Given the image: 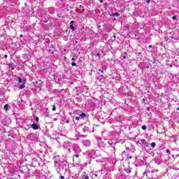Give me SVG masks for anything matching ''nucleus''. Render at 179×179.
I'll return each mask as SVG.
<instances>
[{
  "mask_svg": "<svg viewBox=\"0 0 179 179\" xmlns=\"http://www.w3.org/2000/svg\"><path fill=\"white\" fill-rule=\"evenodd\" d=\"M63 146L68 149V150H71V149L74 152V153H82V149L79 145L76 143H73L72 142L65 141L63 144Z\"/></svg>",
  "mask_w": 179,
  "mask_h": 179,
  "instance_id": "nucleus-2",
  "label": "nucleus"
},
{
  "mask_svg": "<svg viewBox=\"0 0 179 179\" xmlns=\"http://www.w3.org/2000/svg\"><path fill=\"white\" fill-rule=\"evenodd\" d=\"M157 171H159V170L155 169L154 171L152 170V171H151V173H157Z\"/></svg>",
  "mask_w": 179,
  "mask_h": 179,
  "instance_id": "nucleus-34",
  "label": "nucleus"
},
{
  "mask_svg": "<svg viewBox=\"0 0 179 179\" xmlns=\"http://www.w3.org/2000/svg\"><path fill=\"white\" fill-rule=\"evenodd\" d=\"M3 58H8V55H5L3 56Z\"/></svg>",
  "mask_w": 179,
  "mask_h": 179,
  "instance_id": "nucleus-47",
  "label": "nucleus"
},
{
  "mask_svg": "<svg viewBox=\"0 0 179 179\" xmlns=\"http://www.w3.org/2000/svg\"><path fill=\"white\" fill-rule=\"evenodd\" d=\"M8 104H6L5 106H4V110H6V111H8V110H9V108H8Z\"/></svg>",
  "mask_w": 179,
  "mask_h": 179,
  "instance_id": "nucleus-26",
  "label": "nucleus"
},
{
  "mask_svg": "<svg viewBox=\"0 0 179 179\" xmlns=\"http://www.w3.org/2000/svg\"><path fill=\"white\" fill-rule=\"evenodd\" d=\"M60 178H61V179H65V176H60Z\"/></svg>",
  "mask_w": 179,
  "mask_h": 179,
  "instance_id": "nucleus-45",
  "label": "nucleus"
},
{
  "mask_svg": "<svg viewBox=\"0 0 179 179\" xmlns=\"http://www.w3.org/2000/svg\"><path fill=\"white\" fill-rule=\"evenodd\" d=\"M106 145H107L106 139H100L98 141V146L100 148V149H104V148H106Z\"/></svg>",
  "mask_w": 179,
  "mask_h": 179,
  "instance_id": "nucleus-4",
  "label": "nucleus"
},
{
  "mask_svg": "<svg viewBox=\"0 0 179 179\" xmlns=\"http://www.w3.org/2000/svg\"><path fill=\"white\" fill-rule=\"evenodd\" d=\"M83 131L85 134H90V132H94V127L90 124V122H86L83 124Z\"/></svg>",
  "mask_w": 179,
  "mask_h": 179,
  "instance_id": "nucleus-3",
  "label": "nucleus"
},
{
  "mask_svg": "<svg viewBox=\"0 0 179 179\" xmlns=\"http://www.w3.org/2000/svg\"><path fill=\"white\" fill-rule=\"evenodd\" d=\"M20 37H23V35H20Z\"/></svg>",
  "mask_w": 179,
  "mask_h": 179,
  "instance_id": "nucleus-54",
  "label": "nucleus"
},
{
  "mask_svg": "<svg viewBox=\"0 0 179 179\" xmlns=\"http://www.w3.org/2000/svg\"><path fill=\"white\" fill-rule=\"evenodd\" d=\"M83 143H84V146H90L91 145L90 141L89 140H85L83 141Z\"/></svg>",
  "mask_w": 179,
  "mask_h": 179,
  "instance_id": "nucleus-14",
  "label": "nucleus"
},
{
  "mask_svg": "<svg viewBox=\"0 0 179 179\" xmlns=\"http://www.w3.org/2000/svg\"><path fill=\"white\" fill-rule=\"evenodd\" d=\"M105 142H106V145H107V143H108V145H113V140H107V139H105Z\"/></svg>",
  "mask_w": 179,
  "mask_h": 179,
  "instance_id": "nucleus-16",
  "label": "nucleus"
},
{
  "mask_svg": "<svg viewBox=\"0 0 179 179\" xmlns=\"http://www.w3.org/2000/svg\"><path fill=\"white\" fill-rule=\"evenodd\" d=\"M143 145L146 148H149V146H150V143H148L147 141H145Z\"/></svg>",
  "mask_w": 179,
  "mask_h": 179,
  "instance_id": "nucleus-21",
  "label": "nucleus"
},
{
  "mask_svg": "<svg viewBox=\"0 0 179 179\" xmlns=\"http://www.w3.org/2000/svg\"><path fill=\"white\" fill-rule=\"evenodd\" d=\"M112 15L113 16H120V13H113Z\"/></svg>",
  "mask_w": 179,
  "mask_h": 179,
  "instance_id": "nucleus-29",
  "label": "nucleus"
},
{
  "mask_svg": "<svg viewBox=\"0 0 179 179\" xmlns=\"http://www.w3.org/2000/svg\"><path fill=\"white\" fill-rule=\"evenodd\" d=\"M10 179H13V178H10Z\"/></svg>",
  "mask_w": 179,
  "mask_h": 179,
  "instance_id": "nucleus-58",
  "label": "nucleus"
},
{
  "mask_svg": "<svg viewBox=\"0 0 179 179\" xmlns=\"http://www.w3.org/2000/svg\"><path fill=\"white\" fill-rule=\"evenodd\" d=\"M9 68H10L11 71H15L16 69V64H15V63H11L9 65Z\"/></svg>",
  "mask_w": 179,
  "mask_h": 179,
  "instance_id": "nucleus-12",
  "label": "nucleus"
},
{
  "mask_svg": "<svg viewBox=\"0 0 179 179\" xmlns=\"http://www.w3.org/2000/svg\"><path fill=\"white\" fill-rule=\"evenodd\" d=\"M17 81H18V83H24V80H22V78L20 77H17Z\"/></svg>",
  "mask_w": 179,
  "mask_h": 179,
  "instance_id": "nucleus-17",
  "label": "nucleus"
},
{
  "mask_svg": "<svg viewBox=\"0 0 179 179\" xmlns=\"http://www.w3.org/2000/svg\"><path fill=\"white\" fill-rule=\"evenodd\" d=\"M75 43H76V44H78V41H76Z\"/></svg>",
  "mask_w": 179,
  "mask_h": 179,
  "instance_id": "nucleus-53",
  "label": "nucleus"
},
{
  "mask_svg": "<svg viewBox=\"0 0 179 179\" xmlns=\"http://www.w3.org/2000/svg\"><path fill=\"white\" fill-rule=\"evenodd\" d=\"M83 90H84V92H85L86 93L89 92V87H83Z\"/></svg>",
  "mask_w": 179,
  "mask_h": 179,
  "instance_id": "nucleus-19",
  "label": "nucleus"
},
{
  "mask_svg": "<svg viewBox=\"0 0 179 179\" xmlns=\"http://www.w3.org/2000/svg\"><path fill=\"white\" fill-rule=\"evenodd\" d=\"M179 157V155H172V157L173 159H176V157Z\"/></svg>",
  "mask_w": 179,
  "mask_h": 179,
  "instance_id": "nucleus-35",
  "label": "nucleus"
},
{
  "mask_svg": "<svg viewBox=\"0 0 179 179\" xmlns=\"http://www.w3.org/2000/svg\"><path fill=\"white\" fill-rule=\"evenodd\" d=\"M166 153H171L170 150H169V149H167V150H166Z\"/></svg>",
  "mask_w": 179,
  "mask_h": 179,
  "instance_id": "nucleus-43",
  "label": "nucleus"
},
{
  "mask_svg": "<svg viewBox=\"0 0 179 179\" xmlns=\"http://www.w3.org/2000/svg\"><path fill=\"white\" fill-rule=\"evenodd\" d=\"M172 19H173V20H176V19H177V17L173 16V17H172Z\"/></svg>",
  "mask_w": 179,
  "mask_h": 179,
  "instance_id": "nucleus-41",
  "label": "nucleus"
},
{
  "mask_svg": "<svg viewBox=\"0 0 179 179\" xmlns=\"http://www.w3.org/2000/svg\"><path fill=\"white\" fill-rule=\"evenodd\" d=\"M62 157H63V160H64V161L66 160H66H67V159H66V157H65L64 155H63Z\"/></svg>",
  "mask_w": 179,
  "mask_h": 179,
  "instance_id": "nucleus-39",
  "label": "nucleus"
},
{
  "mask_svg": "<svg viewBox=\"0 0 179 179\" xmlns=\"http://www.w3.org/2000/svg\"><path fill=\"white\" fill-rule=\"evenodd\" d=\"M63 40H64V41H68V40H69L68 36H63Z\"/></svg>",
  "mask_w": 179,
  "mask_h": 179,
  "instance_id": "nucleus-25",
  "label": "nucleus"
},
{
  "mask_svg": "<svg viewBox=\"0 0 179 179\" xmlns=\"http://www.w3.org/2000/svg\"><path fill=\"white\" fill-rule=\"evenodd\" d=\"M80 137L81 138H86V136L85 135H81Z\"/></svg>",
  "mask_w": 179,
  "mask_h": 179,
  "instance_id": "nucleus-44",
  "label": "nucleus"
},
{
  "mask_svg": "<svg viewBox=\"0 0 179 179\" xmlns=\"http://www.w3.org/2000/svg\"><path fill=\"white\" fill-rule=\"evenodd\" d=\"M84 156H86L87 159H89L92 157L90 155V151H86L85 152H83Z\"/></svg>",
  "mask_w": 179,
  "mask_h": 179,
  "instance_id": "nucleus-13",
  "label": "nucleus"
},
{
  "mask_svg": "<svg viewBox=\"0 0 179 179\" xmlns=\"http://www.w3.org/2000/svg\"><path fill=\"white\" fill-rule=\"evenodd\" d=\"M155 163L157 164H162V163H163V160L160 158H157L155 159Z\"/></svg>",
  "mask_w": 179,
  "mask_h": 179,
  "instance_id": "nucleus-11",
  "label": "nucleus"
},
{
  "mask_svg": "<svg viewBox=\"0 0 179 179\" xmlns=\"http://www.w3.org/2000/svg\"><path fill=\"white\" fill-rule=\"evenodd\" d=\"M79 178V174L78 173H71L70 176L69 177V179H78Z\"/></svg>",
  "mask_w": 179,
  "mask_h": 179,
  "instance_id": "nucleus-6",
  "label": "nucleus"
},
{
  "mask_svg": "<svg viewBox=\"0 0 179 179\" xmlns=\"http://www.w3.org/2000/svg\"><path fill=\"white\" fill-rule=\"evenodd\" d=\"M150 145H151V148H156V143H155V142L151 143Z\"/></svg>",
  "mask_w": 179,
  "mask_h": 179,
  "instance_id": "nucleus-24",
  "label": "nucleus"
},
{
  "mask_svg": "<svg viewBox=\"0 0 179 179\" xmlns=\"http://www.w3.org/2000/svg\"><path fill=\"white\" fill-rule=\"evenodd\" d=\"M146 2L147 3H150V0H147Z\"/></svg>",
  "mask_w": 179,
  "mask_h": 179,
  "instance_id": "nucleus-46",
  "label": "nucleus"
},
{
  "mask_svg": "<svg viewBox=\"0 0 179 179\" xmlns=\"http://www.w3.org/2000/svg\"><path fill=\"white\" fill-rule=\"evenodd\" d=\"M20 89H24V84L21 85Z\"/></svg>",
  "mask_w": 179,
  "mask_h": 179,
  "instance_id": "nucleus-32",
  "label": "nucleus"
},
{
  "mask_svg": "<svg viewBox=\"0 0 179 179\" xmlns=\"http://www.w3.org/2000/svg\"><path fill=\"white\" fill-rule=\"evenodd\" d=\"M85 117H86V114L85 113H81L80 114V120H83V118H85Z\"/></svg>",
  "mask_w": 179,
  "mask_h": 179,
  "instance_id": "nucleus-18",
  "label": "nucleus"
},
{
  "mask_svg": "<svg viewBox=\"0 0 179 179\" xmlns=\"http://www.w3.org/2000/svg\"><path fill=\"white\" fill-rule=\"evenodd\" d=\"M54 160V164H56L57 163H59V156H55L53 157Z\"/></svg>",
  "mask_w": 179,
  "mask_h": 179,
  "instance_id": "nucleus-10",
  "label": "nucleus"
},
{
  "mask_svg": "<svg viewBox=\"0 0 179 179\" xmlns=\"http://www.w3.org/2000/svg\"><path fill=\"white\" fill-rule=\"evenodd\" d=\"M122 57L123 59H127V52H124L123 55H122Z\"/></svg>",
  "mask_w": 179,
  "mask_h": 179,
  "instance_id": "nucleus-23",
  "label": "nucleus"
},
{
  "mask_svg": "<svg viewBox=\"0 0 179 179\" xmlns=\"http://www.w3.org/2000/svg\"><path fill=\"white\" fill-rule=\"evenodd\" d=\"M73 23H75V21H71L70 22V28L71 29L72 31H75V30H76V28H75V27L73 26Z\"/></svg>",
  "mask_w": 179,
  "mask_h": 179,
  "instance_id": "nucleus-9",
  "label": "nucleus"
},
{
  "mask_svg": "<svg viewBox=\"0 0 179 179\" xmlns=\"http://www.w3.org/2000/svg\"><path fill=\"white\" fill-rule=\"evenodd\" d=\"M71 66H76V63L72 62V63H71Z\"/></svg>",
  "mask_w": 179,
  "mask_h": 179,
  "instance_id": "nucleus-36",
  "label": "nucleus"
},
{
  "mask_svg": "<svg viewBox=\"0 0 179 179\" xmlns=\"http://www.w3.org/2000/svg\"><path fill=\"white\" fill-rule=\"evenodd\" d=\"M64 59H66V57H64Z\"/></svg>",
  "mask_w": 179,
  "mask_h": 179,
  "instance_id": "nucleus-56",
  "label": "nucleus"
},
{
  "mask_svg": "<svg viewBox=\"0 0 179 179\" xmlns=\"http://www.w3.org/2000/svg\"><path fill=\"white\" fill-rule=\"evenodd\" d=\"M75 157H79L80 155H79V153H75Z\"/></svg>",
  "mask_w": 179,
  "mask_h": 179,
  "instance_id": "nucleus-33",
  "label": "nucleus"
},
{
  "mask_svg": "<svg viewBox=\"0 0 179 179\" xmlns=\"http://www.w3.org/2000/svg\"><path fill=\"white\" fill-rule=\"evenodd\" d=\"M29 120L30 121L33 120V117H31V116L29 117Z\"/></svg>",
  "mask_w": 179,
  "mask_h": 179,
  "instance_id": "nucleus-42",
  "label": "nucleus"
},
{
  "mask_svg": "<svg viewBox=\"0 0 179 179\" xmlns=\"http://www.w3.org/2000/svg\"><path fill=\"white\" fill-rule=\"evenodd\" d=\"M143 101H145V99H143Z\"/></svg>",
  "mask_w": 179,
  "mask_h": 179,
  "instance_id": "nucleus-57",
  "label": "nucleus"
},
{
  "mask_svg": "<svg viewBox=\"0 0 179 179\" xmlns=\"http://www.w3.org/2000/svg\"><path fill=\"white\" fill-rule=\"evenodd\" d=\"M52 110V111H55V110H57V108H55V105L53 106Z\"/></svg>",
  "mask_w": 179,
  "mask_h": 179,
  "instance_id": "nucleus-37",
  "label": "nucleus"
},
{
  "mask_svg": "<svg viewBox=\"0 0 179 179\" xmlns=\"http://www.w3.org/2000/svg\"><path fill=\"white\" fill-rule=\"evenodd\" d=\"M35 121H36V122H35V124H38V121H39L38 117H35Z\"/></svg>",
  "mask_w": 179,
  "mask_h": 179,
  "instance_id": "nucleus-30",
  "label": "nucleus"
},
{
  "mask_svg": "<svg viewBox=\"0 0 179 179\" xmlns=\"http://www.w3.org/2000/svg\"><path fill=\"white\" fill-rule=\"evenodd\" d=\"M149 48H152V45H149Z\"/></svg>",
  "mask_w": 179,
  "mask_h": 179,
  "instance_id": "nucleus-51",
  "label": "nucleus"
},
{
  "mask_svg": "<svg viewBox=\"0 0 179 179\" xmlns=\"http://www.w3.org/2000/svg\"><path fill=\"white\" fill-rule=\"evenodd\" d=\"M92 177H98L97 173H92Z\"/></svg>",
  "mask_w": 179,
  "mask_h": 179,
  "instance_id": "nucleus-38",
  "label": "nucleus"
},
{
  "mask_svg": "<svg viewBox=\"0 0 179 179\" xmlns=\"http://www.w3.org/2000/svg\"><path fill=\"white\" fill-rule=\"evenodd\" d=\"M56 5L58 8H61L62 6V0H57Z\"/></svg>",
  "mask_w": 179,
  "mask_h": 179,
  "instance_id": "nucleus-15",
  "label": "nucleus"
},
{
  "mask_svg": "<svg viewBox=\"0 0 179 179\" xmlns=\"http://www.w3.org/2000/svg\"><path fill=\"white\" fill-rule=\"evenodd\" d=\"M162 157H164V162H165V163H167V160H168V159H169V156H167V155H162Z\"/></svg>",
  "mask_w": 179,
  "mask_h": 179,
  "instance_id": "nucleus-20",
  "label": "nucleus"
},
{
  "mask_svg": "<svg viewBox=\"0 0 179 179\" xmlns=\"http://www.w3.org/2000/svg\"><path fill=\"white\" fill-rule=\"evenodd\" d=\"M96 57L97 59H100V53H97L96 55Z\"/></svg>",
  "mask_w": 179,
  "mask_h": 179,
  "instance_id": "nucleus-31",
  "label": "nucleus"
},
{
  "mask_svg": "<svg viewBox=\"0 0 179 179\" xmlns=\"http://www.w3.org/2000/svg\"><path fill=\"white\" fill-rule=\"evenodd\" d=\"M128 159H132V157H131V156H130V157H128Z\"/></svg>",
  "mask_w": 179,
  "mask_h": 179,
  "instance_id": "nucleus-52",
  "label": "nucleus"
},
{
  "mask_svg": "<svg viewBox=\"0 0 179 179\" xmlns=\"http://www.w3.org/2000/svg\"><path fill=\"white\" fill-rule=\"evenodd\" d=\"M71 61H75V57H72Z\"/></svg>",
  "mask_w": 179,
  "mask_h": 179,
  "instance_id": "nucleus-49",
  "label": "nucleus"
},
{
  "mask_svg": "<svg viewBox=\"0 0 179 179\" xmlns=\"http://www.w3.org/2000/svg\"><path fill=\"white\" fill-rule=\"evenodd\" d=\"M54 167L57 173L61 174L62 171H68L69 170V163L66 160L59 161V162L54 164Z\"/></svg>",
  "mask_w": 179,
  "mask_h": 179,
  "instance_id": "nucleus-1",
  "label": "nucleus"
},
{
  "mask_svg": "<svg viewBox=\"0 0 179 179\" xmlns=\"http://www.w3.org/2000/svg\"><path fill=\"white\" fill-rule=\"evenodd\" d=\"M52 48H54V45H52Z\"/></svg>",
  "mask_w": 179,
  "mask_h": 179,
  "instance_id": "nucleus-55",
  "label": "nucleus"
},
{
  "mask_svg": "<svg viewBox=\"0 0 179 179\" xmlns=\"http://www.w3.org/2000/svg\"><path fill=\"white\" fill-rule=\"evenodd\" d=\"M73 118H75V120L77 121H79V120H80V115H79L78 116H73Z\"/></svg>",
  "mask_w": 179,
  "mask_h": 179,
  "instance_id": "nucleus-22",
  "label": "nucleus"
},
{
  "mask_svg": "<svg viewBox=\"0 0 179 179\" xmlns=\"http://www.w3.org/2000/svg\"><path fill=\"white\" fill-rule=\"evenodd\" d=\"M49 52H50L51 54H54V50H49Z\"/></svg>",
  "mask_w": 179,
  "mask_h": 179,
  "instance_id": "nucleus-40",
  "label": "nucleus"
},
{
  "mask_svg": "<svg viewBox=\"0 0 179 179\" xmlns=\"http://www.w3.org/2000/svg\"><path fill=\"white\" fill-rule=\"evenodd\" d=\"M66 124H69V120H66Z\"/></svg>",
  "mask_w": 179,
  "mask_h": 179,
  "instance_id": "nucleus-48",
  "label": "nucleus"
},
{
  "mask_svg": "<svg viewBox=\"0 0 179 179\" xmlns=\"http://www.w3.org/2000/svg\"><path fill=\"white\" fill-rule=\"evenodd\" d=\"M100 3H103V0H100Z\"/></svg>",
  "mask_w": 179,
  "mask_h": 179,
  "instance_id": "nucleus-50",
  "label": "nucleus"
},
{
  "mask_svg": "<svg viewBox=\"0 0 179 179\" xmlns=\"http://www.w3.org/2000/svg\"><path fill=\"white\" fill-rule=\"evenodd\" d=\"M99 73L100 75L99 77H98L99 80H101L103 78H104V71L103 70H99Z\"/></svg>",
  "mask_w": 179,
  "mask_h": 179,
  "instance_id": "nucleus-7",
  "label": "nucleus"
},
{
  "mask_svg": "<svg viewBox=\"0 0 179 179\" xmlns=\"http://www.w3.org/2000/svg\"><path fill=\"white\" fill-rule=\"evenodd\" d=\"M31 127L32 128V129H34L35 131L40 129V127H38V125H37V123L36 122H34V124L31 125Z\"/></svg>",
  "mask_w": 179,
  "mask_h": 179,
  "instance_id": "nucleus-8",
  "label": "nucleus"
},
{
  "mask_svg": "<svg viewBox=\"0 0 179 179\" xmlns=\"http://www.w3.org/2000/svg\"><path fill=\"white\" fill-rule=\"evenodd\" d=\"M141 129H143V131H146L147 127H146L145 125H143V126L141 127Z\"/></svg>",
  "mask_w": 179,
  "mask_h": 179,
  "instance_id": "nucleus-28",
  "label": "nucleus"
},
{
  "mask_svg": "<svg viewBox=\"0 0 179 179\" xmlns=\"http://www.w3.org/2000/svg\"><path fill=\"white\" fill-rule=\"evenodd\" d=\"M140 142H141V143H142V145H144L145 143L146 142V140H145V139H141V140H140Z\"/></svg>",
  "mask_w": 179,
  "mask_h": 179,
  "instance_id": "nucleus-27",
  "label": "nucleus"
},
{
  "mask_svg": "<svg viewBox=\"0 0 179 179\" xmlns=\"http://www.w3.org/2000/svg\"><path fill=\"white\" fill-rule=\"evenodd\" d=\"M143 176L144 177H148L149 179H153V178H152V171H148V172H144Z\"/></svg>",
  "mask_w": 179,
  "mask_h": 179,
  "instance_id": "nucleus-5",
  "label": "nucleus"
}]
</instances>
